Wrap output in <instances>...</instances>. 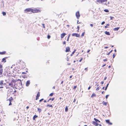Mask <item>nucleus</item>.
I'll use <instances>...</instances> for the list:
<instances>
[{
	"label": "nucleus",
	"mask_w": 126,
	"mask_h": 126,
	"mask_svg": "<svg viewBox=\"0 0 126 126\" xmlns=\"http://www.w3.org/2000/svg\"><path fill=\"white\" fill-rule=\"evenodd\" d=\"M90 25L91 26V27H93V24H90Z\"/></svg>",
	"instance_id": "bf43d9fd"
},
{
	"label": "nucleus",
	"mask_w": 126,
	"mask_h": 126,
	"mask_svg": "<svg viewBox=\"0 0 126 126\" xmlns=\"http://www.w3.org/2000/svg\"><path fill=\"white\" fill-rule=\"evenodd\" d=\"M107 87H108L107 86H106V87H105V90H107Z\"/></svg>",
	"instance_id": "8fccbe9b"
},
{
	"label": "nucleus",
	"mask_w": 126,
	"mask_h": 126,
	"mask_svg": "<svg viewBox=\"0 0 126 126\" xmlns=\"http://www.w3.org/2000/svg\"><path fill=\"white\" fill-rule=\"evenodd\" d=\"M120 27H117L116 28H114L113 29V30L114 31H118Z\"/></svg>",
	"instance_id": "aec40b11"
},
{
	"label": "nucleus",
	"mask_w": 126,
	"mask_h": 126,
	"mask_svg": "<svg viewBox=\"0 0 126 126\" xmlns=\"http://www.w3.org/2000/svg\"><path fill=\"white\" fill-rule=\"evenodd\" d=\"M91 88V86H89V87L88 88V90H89V89H90Z\"/></svg>",
	"instance_id": "6e6d98bb"
},
{
	"label": "nucleus",
	"mask_w": 126,
	"mask_h": 126,
	"mask_svg": "<svg viewBox=\"0 0 126 126\" xmlns=\"http://www.w3.org/2000/svg\"><path fill=\"white\" fill-rule=\"evenodd\" d=\"M37 117L38 116L37 115H34L33 117V119L34 120H35V118H37Z\"/></svg>",
	"instance_id": "5701e85b"
},
{
	"label": "nucleus",
	"mask_w": 126,
	"mask_h": 126,
	"mask_svg": "<svg viewBox=\"0 0 126 126\" xmlns=\"http://www.w3.org/2000/svg\"><path fill=\"white\" fill-rule=\"evenodd\" d=\"M67 61H69V58H68V57H67Z\"/></svg>",
	"instance_id": "13d9d810"
},
{
	"label": "nucleus",
	"mask_w": 126,
	"mask_h": 126,
	"mask_svg": "<svg viewBox=\"0 0 126 126\" xmlns=\"http://www.w3.org/2000/svg\"><path fill=\"white\" fill-rule=\"evenodd\" d=\"M85 33V32H83L81 36V37H83V36H84V34Z\"/></svg>",
	"instance_id": "473e14b6"
},
{
	"label": "nucleus",
	"mask_w": 126,
	"mask_h": 126,
	"mask_svg": "<svg viewBox=\"0 0 126 126\" xmlns=\"http://www.w3.org/2000/svg\"><path fill=\"white\" fill-rule=\"evenodd\" d=\"M4 81L3 80H1L0 81V85L1 86H0V89L3 88H4L3 86L4 85L5 86L6 83H3Z\"/></svg>",
	"instance_id": "20e7f679"
},
{
	"label": "nucleus",
	"mask_w": 126,
	"mask_h": 126,
	"mask_svg": "<svg viewBox=\"0 0 126 126\" xmlns=\"http://www.w3.org/2000/svg\"><path fill=\"white\" fill-rule=\"evenodd\" d=\"M40 12V11L39 9H32V12L33 13H37Z\"/></svg>",
	"instance_id": "39448f33"
},
{
	"label": "nucleus",
	"mask_w": 126,
	"mask_h": 126,
	"mask_svg": "<svg viewBox=\"0 0 126 126\" xmlns=\"http://www.w3.org/2000/svg\"><path fill=\"white\" fill-rule=\"evenodd\" d=\"M109 95H107L106 96V98L107 99L108 98V97L109 96Z\"/></svg>",
	"instance_id": "c03bdc74"
},
{
	"label": "nucleus",
	"mask_w": 126,
	"mask_h": 126,
	"mask_svg": "<svg viewBox=\"0 0 126 126\" xmlns=\"http://www.w3.org/2000/svg\"><path fill=\"white\" fill-rule=\"evenodd\" d=\"M13 85V83L12 82H10L8 85L6 84L5 87L6 89H9L10 90L12 88H14Z\"/></svg>",
	"instance_id": "f257e3e1"
},
{
	"label": "nucleus",
	"mask_w": 126,
	"mask_h": 126,
	"mask_svg": "<svg viewBox=\"0 0 126 126\" xmlns=\"http://www.w3.org/2000/svg\"><path fill=\"white\" fill-rule=\"evenodd\" d=\"M85 70L86 71H87L88 70V68H86L85 69Z\"/></svg>",
	"instance_id": "09e8293b"
},
{
	"label": "nucleus",
	"mask_w": 126,
	"mask_h": 126,
	"mask_svg": "<svg viewBox=\"0 0 126 126\" xmlns=\"http://www.w3.org/2000/svg\"><path fill=\"white\" fill-rule=\"evenodd\" d=\"M53 94H54L53 93H51L49 95L50 96H53Z\"/></svg>",
	"instance_id": "72a5a7b5"
},
{
	"label": "nucleus",
	"mask_w": 126,
	"mask_h": 126,
	"mask_svg": "<svg viewBox=\"0 0 126 126\" xmlns=\"http://www.w3.org/2000/svg\"><path fill=\"white\" fill-rule=\"evenodd\" d=\"M104 11L105 12H109V11L108 9H105L104 10Z\"/></svg>",
	"instance_id": "bb28decb"
},
{
	"label": "nucleus",
	"mask_w": 126,
	"mask_h": 126,
	"mask_svg": "<svg viewBox=\"0 0 126 126\" xmlns=\"http://www.w3.org/2000/svg\"><path fill=\"white\" fill-rule=\"evenodd\" d=\"M9 91L11 94H13L15 96H16V91L14 87V88H12L11 89H10V90H9Z\"/></svg>",
	"instance_id": "f03ea898"
},
{
	"label": "nucleus",
	"mask_w": 126,
	"mask_h": 126,
	"mask_svg": "<svg viewBox=\"0 0 126 126\" xmlns=\"http://www.w3.org/2000/svg\"><path fill=\"white\" fill-rule=\"evenodd\" d=\"M40 93L39 92H38V94H37V96H36V100H37L39 98V97L40 96Z\"/></svg>",
	"instance_id": "9d476101"
},
{
	"label": "nucleus",
	"mask_w": 126,
	"mask_h": 126,
	"mask_svg": "<svg viewBox=\"0 0 126 126\" xmlns=\"http://www.w3.org/2000/svg\"><path fill=\"white\" fill-rule=\"evenodd\" d=\"M70 50V48L69 47H67L66 48L65 52H68Z\"/></svg>",
	"instance_id": "ddd939ff"
},
{
	"label": "nucleus",
	"mask_w": 126,
	"mask_h": 126,
	"mask_svg": "<svg viewBox=\"0 0 126 126\" xmlns=\"http://www.w3.org/2000/svg\"><path fill=\"white\" fill-rule=\"evenodd\" d=\"M83 60V58H81L80 59L79 61V62H81L82 60Z\"/></svg>",
	"instance_id": "a19ab883"
},
{
	"label": "nucleus",
	"mask_w": 126,
	"mask_h": 126,
	"mask_svg": "<svg viewBox=\"0 0 126 126\" xmlns=\"http://www.w3.org/2000/svg\"><path fill=\"white\" fill-rule=\"evenodd\" d=\"M110 19L111 20L113 19L114 18V17H113L110 16Z\"/></svg>",
	"instance_id": "c756f323"
},
{
	"label": "nucleus",
	"mask_w": 126,
	"mask_h": 126,
	"mask_svg": "<svg viewBox=\"0 0 126 126\" xmlns=\"http://www.w3.org/2000/svg\"><path fill=\"white\" fill-rule=\"evenodd\" d=\"M44 99L43 98H42V99H41L39 101L40 102H41L42 101H43V100H44Z\"/></svg>",
	"instance_id": "58836bf2"
},
{
	"label": "nucleus",
	"mask_w": 126,
	"mask_h": 126,
	"mask_svg": "<svg viewBox=\"0 0 126 126\" xmlns=\"http://www.w3.org/2000/svg\"><path fill=\"white\" fill-rule=\"evenodd\" d=\"M77 85L75 86L73 88V89L75 90V89L77 88Z\"/></svg>",
	"instance_id": "c85d7f7f"
},
{
	"label": "nucleus",
	"mask_w": 126,
	"mask_h": 126,
	"mask_svg": "<svg viewBox=\"0 0 126 126\" xmlns=\"http://www.w3.org/2000/svg\"><path fill=\"white\" fill-rule=\"evenodd\" d=\"M32 9L31 8H28L24 10V12L25 13L28 12H32Z\"/></svg>",
	"instance_id": "423d86ee"
},
{
	"label": "nucleus",
	"mask_w": 126,
	"mask_h": 126,
	"mask_svg": "<svg viewBox=\"0 0 126 126\" xmlns=\"http://www.w3.org/2000/svg\"><path fill=\"white\" fill-rule=\"evenodd\" d=\"M30 83V81L29 80H28L26 83V86H29Z\"/></svg>",
	"instance_id": "f3484780"
},
{
	"label": "nucleus",
	"mask_w": 126,
	"mask_h": 126,
	"mask_svg": "<svg viewBox=\"0 0 126 126\" xmlns=\"http://www.w3.org/2000/svg\"><path fill=\"white\" fill-rule=\"evenodd\" d=\"M42 25L43 26V27L44 28H45V26L44 24H42Z\"/></svg>",
	"instance_id": "a18cd8bd"
},
{
	"label": "nucleus",
	"mask_w": 126,
	"mask_h": 126,
	"mask_svg": "<svg viewBox=\"0 0 126 126\" xmlns=\"http://www.w3.org/2000/svg\"><path fill=\"white\" fill-rule=\"evenodd\" d=\"M96 96V94H95L94 93H93L92 94V95L91 97L92 98H93L94 97H95Z\"/></svg>",
	"instance_id": "6ab92c4d"
},
{
	"label": "nucleus",
	"mask_w": 126,
	"mask_h": 126,
	"mask_svg": "<svg viewBox=\"0 0 126 126\" xmlns=\"http://www.w3.org/2000/svg\"><path fill=\"white\" fill-rule=\"evenodd\" d=\"M68 110L67 107L66 106L65 109V110L66 112H67L68 111Z\"/></svg>",
	"instance_id": "a878e982"
},
{
	"label": "nucleus",
	"mask_w": 126,
	"mask_h": 126,
	"mask_svg": "<svg viewBox=\"0 0 126 126\" xmlns=\"http://www.w3.org/2000/svg\"><path fill=\"white\" fill-rule=\"evenodd\" d=\"M106 122L109 125H112V123L110 122V120H106Z\"/></svg>",
	"instance_id": "f8f14e48"
},
{
	"label": "nucleus",
	"mask_w": 126,
	"mask_h": 126,
	"mask_svg": "<svg viewBox=\"0 0 126 126\" xmlns=\"http://www.w3.org/2000/svg\"><path fill=\"white\" fill-rule=\"evenodd\" d=\"M105 22L104 21H103L102 22L101 24L102 25L104 24L105 23Z\"/></svg>",
	"instance_id": "37998d69"
},
{
	"label": "nucleus",
	"mask_w": 126,
	"mask_h": 126,
	"mask_svg": "<svg viewBox=\"0 0 126 126\" xmlns=\"http://www.w3.org/2000/svg\"><path fill=\"white\" fill-rule=\"evenodd\" d=\"M94 120L96 122H100L98 120L96 119L95 118H94Z\"/></svg>",
	"instance_id": "b1692460"
},
{
	"label": "nucleus",
	"mask_w": 126,
	"mask_h": 126,
	"mask_svg": "<svg viewBox=\"0 0 126 126\" xmlns=\"http://www.w3.org/2000/svg\"><path fill=\"white\" fill-rule=\"evenodd\" d=\"M51 99V100L52 101H53L54 99V98H53Z\"/></svg>",
	"instance_id": "5fc2aeb1"
},
{
	"label": "nucleus",
	"mask_w": 126,
	"mask_h": 126,
	"mask_svg": "<svg viewBox=\"0 0 126 126\" xmlns=\"http://www.w3.org/2000/svg\"><path fill=\"white\" fill-rule=\"evenodd\" d=\"M77 27L78 29V30H79V26H78Z\"/></svg>",
	"instance_id": "3c124183"
},
{
	"label": "nucleus",
	"mask_w": 126,
	"mask_h": 126,
	"mask_svg": "<svg viewBox=\"0 0 126 126\" xmlns=\"http://www.w3.org/2000/svg\"><path fill=\"white\" fill-rule=\"evenodd\" d=\"M47 107L48 106V107H53L52 106V105H47Z\"/></svg>",
	"instance_id": "f704fd0d"
},
{
	"label": "nucleus",
	"mask_w": 126,
	"mask_h": 126,
	"mask_svg": "<svg viewBox=\"0 0 126 126\" xmlns=\"http://www.w3.org/2000/svg\"><path fill=\"white\" fill-rule=\"evenodd\" d=\"M16 82V81H15V80L14 79H13L11 81V82H12V83H13L12 82L15 83Z\"/></svg>",
	"instance_id": "cd10ccee"
},
{
	"label": "nucleus",
	"mask_w": 126,
	"mask_h": 126,
	"mask_svg": "<svg viewBox=\"0 0 126 126\" xmlns=\"http://www.w3.org/2000/svg\"><path fill=\"white\" fill-rule=\"evenodd\" d=\"M73 36H75L77 37H80V35L79 34L76 33H73L72 34Z\"/></svg>",
	"instance_id": "1a4fd4ad"
},
{
	"label": "nucleus",
	"mask_w": 126,
	"mask_h": 126,
	"mask_svg": "<svg viewBox=\"0 0 126 126\" xmlns=\"http://www.w3.org/2000/svg\"><path fill=\"white\" fill-rule=\"evenodd\" d=\"M113 58H114V57H115V55H114V54H113Z\"/></svg>",
	"instance_id": "680f3d73"
},
{
	"label": "nucleus",
	"mask_w": 126,
	"mask_h": 126,
	"mask_svg": "<svg viewBox=\"0 0 126 126\" xmlns=\"http://www.w3.org/2000/svg\"><path fill=\"white\" fill-rule=\"evenodd\" d=\"M69 36H68L67 37V41H69Z\"/></svg>",
	"instance_id": "49530a36"
},
{
	"label": "nucleus",
	"mask_w": 126,
	"mask_h": 126,
	"mask_svg": "<svg viewBox=\"0 0 126 126\" xmlns=\"http://www.w3.org/2000/svg\"><path fill=\"white\" fill-rule=\"evenodd\" d=\"M50 100H51V98H50L47 101V102H48Z\"/></svg>",
	"instance_id": "603ef678"
},
{
	"label": "nucleus",
	"mask_w": 126,
	"mask_h": 126,
	"mask_svg": "<svg viewBox=\"0 0 126 126\" xmlns=\"http://www.w3.org/2000/svg\"><path fill=\"white\" fill-rule=\"evenodd\" d=\"M63 44L65 45L66 44V42L65 41H64L63 42Z\"/></svg>",
	"instance_id": "de8ad7c7"
},
{
	"label": "nucleus",
	"mask_w": 126,
	"mask_h": 126,
	"mask_svg": "<svg viewBox=\"0 0 126 126\" xmlns=\"http://www.w3.org/2000/svg\"><path fill=\"white\" fill-rule=\"evenodd\" d=\"M76 50H74V51L72 52L71 55L73 54L75 52Z\"/></svg>",
	"instance_id": "c9c22d12"
},
{
	"label": "nucleus",
	"mask_w": 126,
	"mask_h": 126,
	"mask_svg": "<svg viewBox=\"0 0 126 126\" xmlns=\"http://www.w3.org/2000/svg\"><path fill=\"white\" fill-rule=\"evenodd\" d=\"M107 0H96V1L99 3H102L107 1Z\"/></svg>",
	"instance_id": "6e6552de"
},
{
	"label": "nucleus",
	"mask_w": 126,
	"mask_h": 126,
	"mask_svg": "<svg viewBox=\"0 0 126 126\" xmlns=\"http://www.w3.org/2000/svg\"><path fill=\"white\" fill-rule=\"evenodd\" d=\"M2 67V65L0 64V69H1Z\"/></svg>",
	"instance_id": "ea45409f"
},
{
	"label": "nucleus",
	"mask_w": 126,
	"mask_h": 126,
	"mask_svg": "<svg viewBox=\"0 0 126 126\" xmlns=\"http://www.w3.org/2000/svg\"><path fill=\"white\" fill-rule=\"evenodd\" d=\"M90 51V49H89L88 50V51L87 52V53H88Z\"/></svg>",
	"instance_id": "4d7b16f0"
},
{
	"label": "nucleus",
	"mask_w": 126,
	"mask_h": 126,
	"mask_svg": "<svg viewBox=\"0 0 126 126\" xmlns=\"http://www.w3.org/2000/svg\"><path fill=\"white\" fill-rule=\"evenodd\" d=\"M106 65V64H104V65H103L102 66V67H104V66H105Z\"/></svg>",
	"instance_id": "0e129e2a"
},
{
	"label": "nucleus",
	"mask_w": 126,
	"mask_h": 126,
	"mask_svg": "<svg viewBox=\"0 0 126 126\" xmlns=\"http://www.w3.org/2000/svg\"><path fill=\"white\" fill-rule=\"evenodd\" d=\"M3 73V70L2 69H0V77L2 76Z\"/></svg>",
	"instance_id": "dca6fc26"
},
{
	"label": "nucleus",
	"mask_w": 126,
	"mask_h": 126,
	"mask_svg": "<svg viewBox=\"0 0 126 126\" xmlns=\"http://www.w3.org/2000/svg\"><path fill=\"white\" fill-rule=\"evenodd\" d=\"M72 77V75H71V76H70V78H71Z\"/></svg>",
	"instance_id": "774afa93"
},
{
	"label": "nucleus",
	"mask_w": 126,
	"mask_h": 126,
	"mask_svg": "<svg viewBox=\"0 0 126 126\" xmlns=\"http://www.w3.org/2000/svg\"><path fill=\"white\" fill-rule=\"evenodd\" d=\"M103 60L104 62L107 61V59H104Z\"/></svg>",
	"instance_id": "79ce46f5"
},
{
	"label": "nucleus",
	"mask_w": 126,
	"mask_h": 126,
	"mask_svg": "<svg viewBox=\"0 0 126 126\" xmlns=\"http://www.w3.org/2000/svg\"><path fill=\"white\" fill-rule=\"evenodd\" d=\"M2 13L3 16H5L6 15V13L5 12H3Z\"/></svg>",
	"instance_id": "2f4dec72"
},
{
	"label": "nucleus",
	"mask_w": 126,
	"mask_h": 126,
	"mask_svg": "<svg viewBox=\"0 0 126 126\" xmlns=\"http://www.w3.org/2000/svg\"><path fill=\"white\" fill-rule=\"evenodd\" d=\"M55 87L54 86L53 87H52V89H55Z\"/></svg>",
	"instance_id": "e2e57ef3"
},
{
	"label": "nucleus",
	"mask_w": 126,
	"mask_h": 126,
	"mask_svg": "<svg viewBox=\"0 0 126 126\" xmlns=\"http://www.w3.org/2000/svg\"><path fill=\"white\" fill-rule=\"evenodd\" d=\"M6 53V51H4L2 52H0V55H4Z\"/></svg>",
	"instance_id": "a211bd4d"
},
{
	"label": "nucleus",
	"mask_w": 126,
	"mask_h": 126,
	"mask_svg": "<svg viewBox=\"0 0 126 126\" xmlns=\"http://www.w3.org/2000/svg\"><path fill=\"white\" fill-rule=\"evenodd\" d=\"M108 48V47H105L104 48Z\"/></svg>",
	"instance_id": "338daca9"
},
{
	"label": "nucleus",
	"mask_w": 126,
	"mask_h": 126,
	"mask_svg": "<svg viewBox=\"0 0 126 126\" xmlns=\"http://www.w3.org/2000/svg\"><path fill=\"white\" fill-rule=\"evenodd\" d=\"M99 89V87H97L96 89V90L97 91H98Z\"/></svg>",
	"instance_id": "4c0bfd02"
},
{
	"label": "nucleus",
	"mask_w": 126,
	"mask_h": 126,
	"mask_svg": "<svg viewBox=\"0 0 126 126\" xmlns=\"http://www.w3.org/2000/svg\"><path fill=\"white\" fill-rule=\"evenodd\" d=\"M7 58V57H5L2 59L1 62H4V63H5L6 62V59Z\"/></svg>",
	"instance_id": "2eb2a0df"
},
{
	"label": "nucleus",
	"mask_w": 126,
	"mask_h": 126,
	"mask_svg": "<svg viewBox=\"0 0 126 126\" xmlns=\"http://www.w3.org/2000/svg\"><path fill=\"white\" fill-rule=\"evenodd\" d=\"M93 124L95 126H97L99 124L97 123H96L95 122L93 121Z\"/></svg>",
	"instance_id": "4468645a"
},
{
	"label": "nucleus",
	"mask_w": 126,
	"mask_h": 126,
	"mask_svg": "<svg viewBox=\"0 0 126 126\" xmlns=\"http://www.w3.org/2000/svg\"><path fill=\"white\" fill-rule=\"evenodd\" d=\"M66 35V34L64 33L61 34V38H63Z\"/></svg>",
	"instance_id": "9b49d317"
},
{
	"label": "nucleus",
	"mask_w": 126,
	"mask_h": 126,
	"mask_svg": "<svg viewBox=\"0 0 126 126\" xmlns=\"http://www.w3.org/2000/svg\"><path fill=\"white\" fill-rule=\"evenodd\" d=\"M29 107L28 106H27V107H26V108H27V109H29Z\"/></svg>",
	"instance_id": "69168bd1"
},
{
	"label": "nucleus",
	"mask_w": 126,
	"mask_h": 126,
	"mask_svg": "<svg viewBox=\"0 0 126 126\" xmlns=\"http://www.w3.org/2000/svg\"><path fill=\"white\" fill-rule=\"evenodd\" d=\"M102 103L103 105L106 106L107 104V102H105L104 101H103L102 102Z\"/></svg>",
	"instance_id": "4be33fe9"
},
{
	"label": "nucleus",
	"mask_w": 126,
	"mask_h": 126,
	"mask_svg": "<svg viewBox=\"0 0 126 126\" xmlns=\"http://www.w3.org/2000/svg\"><path fill=\"white\" fill-rule=\"evenodd\" d=\"M47 38L48 39H49L50 38V36L49 35H47Z\"/></svg>",
	"instance_id": "e433bc0d"
},
{
	"label": "nucleus",
	"mask_w": 126,
	"mask_h": 126,
	"mask_svg": "<svg viewBox=\"0 0 126 126\" xmlns=\"http://www.w3.org/2000/svg\"><path fill=\"white\" fill-rule=\"evenodd\" d=\"M22 74H26V72H22Z\"/></svg>",
	"instance_id": "864d4df0"
},
{
	"label": "nucleus",
	"mask_w": 126,
	"mask_h": 126,
	"mask_svg": "<svg viewBox=\"0 0 126 126\" xmlns=\"http://www.w3.org/2000/svg\"><path fill=\"white\" fill-rule=\"evenodd\" d=\"M104 83V82L103 81H102L101 82V84H103Z\"/></svg>",
	"instance_id": "052dcab7"
},
{
	"label": "nucleus",
	"mask_w": 126,
	"mask_h": 126,
	"mask_svg": "<svg viewBox=\"0 0 126 126\" xmlns=\"http://www.w3.org/2000/svg\"><path fill=\"white\" fill-rule=\"evenodd\" d=\"M109 26V24H107L105 26V28H108L107 26Z\"/></svg>",
	"instance_id": "7c9ffc66"
},
{
	"label": "nucleus",
	"mask_w": 126,
	"mask_h": 126,
	"mask_svg": "<svg viewBox=\"0 0 126 126\" xmlns=\"http://www.w3.org/2000/svg\"><path fill=\"white\" fill-rule=\"evenodd\" d=\"M76 15L77 18L78 19H79L80 16L79 12V11H77L76 13Z\"/></svg>",
	"instance_id": "0eeeda50"
},
{
	"label": "nucleus",
	"mask_w": 126,
	"mask_h": 126,
	"mask_svg": "<svg viewBox=\"0 0 126 126\" xmlns=\"http://www.w3.org/2000/svg\"><path fill=\"white\" fill-rule=\"evenodd\" d=\"M7 101H9V106H10L12 104V103L13 102V101H14V99L12 97H11L10 98L8 99L7 98Z\"/></svg>",
	"instance_id": "7ed1b4c3"
},
{
	"label": "nucleus",
	"mask_w": 126,
	"mask_h": 126,
	"mask_svg": "<svg viewBox=\"0 0 126 126\" xmlns=\"http://www.w3.org/2000/svg\"><path fill=\"white\" fill-rule=\"evenodd\" d=\"M37 109L38 110V112L40 113V112L41 111H42V110H41V109H40L39 108H37Z\"/></svg>",
	"instance_id": "393cba45"
},
{
	"label": "nucleus",
	"mask_w": 126,
	"mask_h": 126,
	"mask_svg": "<svg viewBox=\"0 0 126 126\" xmlns=\"http://www.w3.org/2000/svg\"><path fill=\"white\" fill-rule=\"evenodd\" d=\"M105 34L107 35H110V33L109 32H107V31H106L105 32Z\"/></svg>",
	"instance_id": "412c9836"
}]
</instances>
